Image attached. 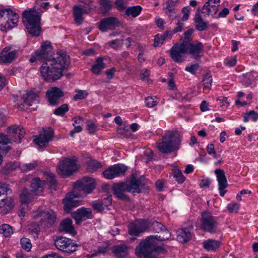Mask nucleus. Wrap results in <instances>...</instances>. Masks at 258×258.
I'll list each match as a JSON object with an SVG mask.
<instances>
[{
  "mask_svg": "<svg viewBox=\"0 0 258 258\" xmlns=\"http://www.w3.org/2000/svg\"><path fill=\"white\" fill-rule=\"evenodd\" d=\"M191 238V233L186 228H182L179 231V233L177 236L178 240L182 243H185L190 240Z\"/></svg>",
  "mask_w": 258,
  "mask_h": 258,
  "instance_id": "473e14b6",
  "label": "nucleus"
},
{
  "mask_svg": "<svg viewBox=\"0 0 258 258\" xmlns=\"http://www.w3.org/2000/svg\"><path fill=\"white\" fill-rule=\"evenodd\" d=\"M112 251L114 255L118 257H124L128 255V248L124 244H120L114 246Z\"/></svg>",
  "mask_w": 258,
  "mask_h": 258,
  "instance_id": "c756f323",
  "label": "nucleus"
},
{
  "mask_svg": "<svg viewBox=\"0 0 258 258\" xmlns=\"http://www.w3.org/2000/svg\"><path fill=\"white\" fill-rule=\"evenodd\" d=\"M70 64L69 56L63 52H57L52 58L42 63L40 72L43 79L49 82H53L62 76V71Z\"/></svg>",
  "mask_w": 258,
  "mask_h": 258,
  "instance_id": "f257e3e1",
  "label": "nucleus"
},
{
  "mask_svg": "<svg viewBox=\"0 0 258 258\" xmlns=\"http://www.w3.org/2000/svg\"><path fill=\"white\" fill-rule=\"evenodd\" d=\"M53 134V131L51 130L49 131H44L43 133H41L38 136H35V138L34 139V142L40 148L45 147L48 143L52 140Z\"/></svg>",
  "mask_w": 258,
  "mask_h": 258,
  "instance_id": "412c9836",
  "label": "nucleus"
},
{
  "mask_svg": "<svg viewBox=\"0 0 258 258\" xmlns=\"http://www.w3.org/2000/svg\"><path fill=\"white\" fill-rule=\"evenodd\" d=\"M81 196V194L78 193V191H75L74 188L72 192L68 194L62 201L64 205V210L69 212L73 208L78 206L80 201L76 199Z\"/></svg>",
  "mask_w": 258,
  "mask_h": 258,
  "instance_id": "4468645a",
  "label": "nucleus"
},
{
  "mask_svg": "<svg viewBox=\"0 0 258 258\" xmlns=\"http://www.w3.org/2000/svg\"><path fill=\"white\" fill-rule=\"evenodd\" d=\"M7 131L8 135L0 134V137L4 136L9 140L7 143V146H9L8 144L13 142L17 143H21L22 139L25 134V131L23 127L16 125L9 126L7 128Z\"/></svg>",
  "mask_w": 258,
  "mask_h": 258,
  "instance_id": "423d86ee",
  "label": "nucleus"
},
{
  "mask_svg": "<svg viewBox=\"0 0 258 258\" xmlns=\"http://www.w3.org/2000/svg\"><path fill=\"white\" fill-rule=\"evenodd\" d=\"M227 208L230 213H232L234 211L237 212L239 208V205L236 203H232L228 204Z\"/></svg>",
  "mask_w": 258,
  "mask_h": 258,
  "instance_id": "0e129e2a",
  "label": "nucleus"
},
{
  "mask_svg": "<svg viewBox=\"0 0 258 258\" xmlns=\"http://www.w3.org/2000/svg\"><path fill=\"white\" fill-rule=\"evenodd\" d=\"M22 99L23 103L18 105V108L21 110L32 106L36 107L39 102L38 96L35 93H26Z\"/></svg>",
  "mask_w": 258,
  "mask_h": 258,
  "instance_id": "aec40b11",
  "label": "nucleus"
},
{
  "mask_svg": "<svg viewBox=\"0 0 258 258\" xmlns=\"http://www.w3.org/2000/svg\"><path fill=\"white\" fill-rule=\"evenodd\" d=\"M183 15L182 20L183 21H186L188 19L189 10L188 7H183L181 10Z\"/></svg>",
  "mask_w": 258,
  "mask_h": 258,
  "instance_id": "338daca9",
  "label": "nucleus"
},
{
  "mask_svg": "<svg viewBox=\"0 0 258 258\" xmlns=\"http://www.w3.org/2000/svg\"><path fill=\"white\" fill-rule=\"evenodd\" d=\"M34 216L35 218H40L39 225L44 228L51 226L56 220L55 214L51 210L40 212Z\"/></svg>",
  "mask_w": 258,
  "mask_h": 258,
  "instance_id": "9d476101",
  "label": "nucleus"
},
{
  "mask_svg": "<svg viewBox=\"0 0 258 258\" xmlns=\"http://www.w3.org/2000/svg\"><path fill=\"white\" fill-rule=\"evenodd\" d=\"M199 67L200 66L198 63H195L191 64L189 66H186L185 70L187 72L195 75L196 73V71L199 69Z\"/></svg>",
  "mask_w": 258,
  "mask_h": 258,
  "instance_id": "bf43d9fd",
  "label": "nucleus"
},
{
  "mask_svg": "<svg viewBox=\"0 0 258 258\" xmlns=\"http://www.w3.org/2000/svg\"><path fill=\"white\" fill-rule=\"evenodd\" d=\"M92 210L90 208L82 207L78 209L73 214V217L76 221V224L79 225L83 221L92 218Z\"/></svg>",
  "mask_w": 258,
  "mask_h": 258,
  "instance_id": "6ab92c4d",
  "label": "nucleus"
},
{
  "mask_svg": "<svg viewBox=\"0 0 258 258\" xmlns=\"http://www.w3.org/2000/svg\"><path fill=\"white\" fill-rule=\"evenodd\" d=\"M20 244L23 249L27 251H30L32 248V244L30 240L27 238H22L20 240Z\"/></svg>",
  "mask_w": 258,
  "mask_h": 258,
  "instance_id": "c03bdc74",
  "label": "nucleus"
},
{
  "mask_svg": "<svg viewBox=\"0 0 258 258\" xmlns=\"http://www.w3.org/2000/svg\"><path fill=\"white\" fill-rule=\"evenodd\" d=\"M94 188V179L88 177H84L80 180L76 182L74 187L75 191H82L86 194L91 192Z\"/></svg>",
  "mask_w": 258,
  "mask_h": 258,
  "instance_id": "9b49d317",
  "label": "nucleus"
},
{
  "mask_svg": "<svg viewBox=\"0 0 258 258\" xmlns=\"http://www.w3.org/2000/svg\"><path fill=\"white\" fill-rule=\"evenodd\" d=\"M142 8L140 6L128 7L125 11V15L127 16H132L133 18L137 17L141 12Z\"/></svg>",
  "mask_w": 258,
  "mask_h": 258,
  "instance_id": "58836bf2",
  "label": "nucleus"
},
{
  "mask_svg": "<svg viewBox=\"0 0 258 258\" xmlns=\"http://www.w3.org/2000/svg\"><path fill=\"white\" fill-rule=\"evenodd\" d=\"M115 4L117 9L120 11L124 10L126 6V2L124 0H116Z\"/></svg>",
  "mask_w": 258,
  "mask_h": 258,
  "instance_id": "680f3d73",
  "label": "nucleus"
},
{
  "mask_svg": "<svg viewBox=\"0 0 258 258\" xmlns=\"http://www.w3.org/2000/svg\"><path fill=\"white\" fill-rule=\"evenodd\" d=\"M149 75L150 72L149 70L147 69L143 70L141 73L142 80L149 83L150 81V80L149 79Z\"/></svg>",
  "mask_w": 258,
  "mask_h": 258,
  "instance_id": "e2e57ef3",
  "label": "nucleus"
},
{
  "mask_svg": "<svg viewBox=\"0 0 258 258\" xmlns=\"http://www.w3.org/2000/svg\"><path fill=\"white\" fill-rule=\"evenodd\" d=\"M178 3V0L175 1L168 0L166 2V7L165 9L167 10V11L166 13L167 15H168L169 16H171L170 13L174 11V7Z\"/></svg>",
  "mask_w": 258,
  "mask_h": 258,
  "instance_id": "37998d69",
  "label": "nucleus"
},
{
  "mask_svg": "<svg viewBox=\"0 0 258 258\" xmlns=\"http://www.w3.org/2000/svg\"><path fill=\"white\" fill-rule=\"evenodd\" d=\"M104 203H102L101 202L94 201L92 203V206L94 210L97 211L98 212H101L104 209V207H103Z\"/></svg>",
  "mask_w": 258,
  "mask_h": 258,
  "instance_id": "13d9d810",
  "label": "nucleus"
},
{
  "mask_svg": "<svg viewBox=\"0 0 258 258\" xmlns=\"http://www.w3.org/2000/svg\"><path fill=\"white\" fill-rule=\"evenodd\" d=\"M9 140L4 136L0 137V152L7 153L11 149L10 146H7ZM3 161V156L0 154V165Z\"/></svg>",
  "mask_w": 258,
  "mask_h": 258,
  "instance_id": "c9c22d12",
  "label": "nucleus"
},
{
  "mask_svg": "<svg viewBox=\"0 0 258 258\" xmlns=\"http://www.w3.org/2000/svg\"><path fill=\"white\" fill-rule=\"evenodd\" d=\"M35 5L32 9L23 12V22L28 33L32 36H38L41 32V15L36 10Z\"/></svg>",
  "mask_w": 258,
  "mask_h": 258,
  "instance_id": "7ed1b4c3",
  "label": "nucleus"
},
{
  "mask_svg": "<svg viewBox=\"0 0 258 258\" xmlns=\"http://www.w3.org/2000/svg\"><path fill=\"white\" fill-rule=\"evenodd\" d=\"M68 110V105L67 104H63L54 111V113L56 115L63 116Z\"/></svg>",
  "mask_w": 258,
  "mask_h": 258,
  "instance_id": "de8ad7c7",
  "label": "nucleus"
},
{
  "mask_svg": "<svg viewBox=\"0 0 258 258\" xmlns=\"http://www.w3.org/2000/svg\"><path fill=\"white\" fill-rule=\"evenodd\" d=\"M126 170V167L122 164H115L103 172L105 178L112 179L123 174Z\"/></svg>",
  "mask_w": 258,
  "mask_h": 258,
  "instance_id": "dca6fc26",
  "label": "nucleus"
},
{
  "mask_svg": "<svg viewBox=\"0 0 258 258\" xmlns=\"http://www.w3.org/2000/svg\"><path fill=\"white\" fill-rule=\"evenodd\" d=\"M74 17L76 23L80 25L83 21L82 15L88 14L90 11V9L87 6L83 5L75 6L74 7Z\"/></svg>",
  "mask_w": 258,
  "mask_h": 258,
  "instance_id": "393cba45",
  "label": "nucleus"
},
{
  "mask_svg": "<svg viewBox=\"0 0 258 258\" xmlns=\"http://www.w3.org/2000/svg\"><path fill=\"white\" fill-rule=\"evenodd\" d=\"M127 183H116L112 185L114 195L117 199L121 200L128 201L129 200L128 196L125 194V192L127 191Z\"/></svg>",
  "mask_w": 258,
  "mask_h": 258,
  "instance_id": "4be33fe9",
  "label": "nucleus"
},
{
  "mask_svg": "<svg viewBox=\"0 0 258 258\" xmlns=\"http://www.w3.org/2000/svg\"><path fill=\"white\" fill-rule=\"evenodd\" d=\"M157 237L150 236L142 240L136 247V254L140 258H157L153 252L160 253L165 251V248L157 241Z\"/></svg>",
  "mask_w": 258,
  "mask_h": 258,
  "instance_id": "f03ea898",
  "label": "nucleus"
},
{
  "mask_svg": "<svg viewBox=\"0 0 258 258\" xmlns=\"http://www.w3.org/2000/svg\"><path fill=\"white\" fill-rule=\"evenodd\" d=\"M121 24L119 19L115 17L105 18L99 22V29L102 32L114 30Z\"/></svg>",
  "mask_w": 258,
  "mask_h": 258,
  "instance_id": "2eb2a0df",
  "label": "nucleus"
},
{
  "mask_svg": "<svg viewBox=\"0 0 258 258\" xmlns=\"http://www.w3.org/2000/svg\"><path fill=\"white\" fill-rule=\"evenodd\" d=\"M87 95L85 94V92L83 91H79L74 96L73 99L74 100H77L78 99H84Z\"/></svg>",
  "mask_w": 258,
  "mask_h": 258,
  "instance_id": "774afa93",
  "label": "nucleus"
},
{
  "mask_svg": "<svg viewBox=\"0 0 258 258\" xmlns=\"http://www.w3.org/2000/svg\"><path fill=\"white\" fill-rule=\"evenodd\" d=\"M201 228L210 233H214L218 225L216 218L211 212L207 211L201 213Z\"/></svg>",
  "mask_w": 258,
  "mask_h": 258,
  "instance_id": "0eeeda50",
  "label": "nucleus"
},
{
  "mask_svg": "<svg viewBox=\"0 0 258 258\" xmlns=\"http://www.w3.org/2000/svg\"><path fill=\"white\" fill-rule=\"evenodd\" d=\"M38 165L36 161H33L30 163L24 164L22 167V170L24 172H27L35 169Z\"/></svg>",
  "mask_w": 258,
  "mask_h": 258,
  "instance_id": "864d4df0",
  "label": "nucleus"
},
{
  "mask_svg": "<svg viewBox=\"0 0 258 258\" xmlns=\"http://www.w3.org/2000/svg\"><path fill=\"white\" fill-rule=\"evenodd\" d=\"M204 45L199 41H195L194 43H189L187 45V49L189 53L193 56L195 59L200 57V54L203 51Z\"/></svg>",
  "mask_w": 258,
  "mask_h": 258,
  "instance_id": "a878e982",
  "label": "nucleus"
},
{
  "mask_svg": "<svg viewBox=\"0 0 258 258\" xmlns=\"http://www.w3.org/2000/svg\"><path fill=\"white\" fill-rule=\"evenodd\" d=\"M45 181H41L39 178L33 179L31 181V191L35 195L40 194L43 191V187L45 186Z\"/></svg>",
  "mask_w": 258,
  "mask_h": 258,
  "instance_id": "cd10ccee",
  "label": "nucleus"
},
{
  "mask_svg": "<svg viewBox=\"0 0 258 258\" xmlns=\"http://www.w3.org/2000/svg\"><path fill=\"white\" fill-rule=\"evenodd\" d=\"M36 58L38 60L44 59L45 61L51 59L56 54L52 52V48L50 43L48 42L43 43L39 50L35 52Z\"/></svg>",
  "mask_w": 258,
  "mask_h": 258,
  "instance_id": "ddd939ff",
  "label": "nucleus"
},
{
  "mask_svg": "<svg viewBox=\"0 0 258 258\" xmlns=\"http://www.w3.org/2000/svg\"><path fill=\"white\" fill-rule=\"evenodd\" d=\"M181 138L177 130L169 131L162 137L161 142L156 143V147L162 153H170L178 149Z\"/></svg>",
  "mask_w": 258,
  "mask_h": 258,
  "instance_id": "20e7f679",
  "label": "nucleus"
},
{
  "mask_svg": "<svg viewBox=\"0 0 258 258\" xmlns=\"http://www.w3.org/2000/svg\"><path fill=\"white\" fill-rule=\"evenodd\" d=\"M12 46H8L3 49L0 53V60L4 63H11L16 56L17 51L12 50Z\"/></svg>",
  "mask_w": 258,
  "mask_h": 258,
  "instance_id": "b1692460",
  "label": "nucleus"
},
{
  "mask_svg": "<svg viewBox=\"0 0 258 258\" xmlns=\"http://www.w3.org/2000/svg\"><path fill=\"white\" fill-rule=\"evenodd\" d=\"M148 228L146 221L141 220L136 221L130 224L128 227V233L132 236H138L141 233L145 232Z\"/></svg>",
  "mask_w": 258,
  "mask_h": 258,
  "instance_id": "f3484780",
  "label": "nucleus"
},
{
  "mask_svg": "<svg viewBox=\"0 0 258 258\" xmlns=\"http://www.w3.org/2000/svg\"><path fill=\"white\" fill-rule=\"evenodd\" d=\"M55 246L59 250L71 253L77 250V245L73 240L65 237L58 236L54 240Z\"/></svg>",
  "mask_w": 258,
  "mask_h": 258,
  "instance_id": "6e6552de",
  "label": "nucleus"
},
{
  "mask_svg": "<svg viewBox=\"0 0 258 258\" xmlns=\"http://www.w3.org/2000/svg\"><path fill=\"white\" fill-rule=\"evenodd\" d=\"M173 174L174 177L179 183H181L185 180V177L179 169H173Z\"/></svg>",
  "mask_w": 258,
  "mask_h": 258,
  "instance_id": "09e8293b",
  "label": "nucleus"
},
{
  "mask_svg": "<svg viewBox=\"0 0 258 258\" xmlns=\"http://www.w3.org/2000/svg\"><path fill=\"white\" fill-rule=\"evenodd\" d=\"M14 206L13 200L11 197L3 199L0 203L1 213L3 215L9 213Z\"/></svg>",
  "mask_w": 258,
  "mask_h": 258,
  "instance_id": "bb28decb",
  "label": "nucleus"
},
{
  "mask_svg": "<svg viewBox=\"0 0 258 258\" xmlns=\"http://www.w3.org/2000/svg\"><path fill=\"white\" fill-rule=\"evenodd\" d=\"M194 21L196 28L198 30L203 31L208 29V22L204 21L199 13L196 14Z\"/></svg>",
  "mask_w": 258,
  "mask_h": 258,
  "instance_id": "7c9ffc66",
  "label": "nucleus"
},
{
  "mask_svg": "<svg viewBox=\"0 0 258 258\" xmlns=\"http://www.w3.org/2000/svg\"><path fill=\"white\" fill-rule=\"evenodd\" d=\"M141 184L139 180L135 177L132 178L128 183H127V191L135 193H140L141 192Z\"/></svg>",
  "mask_w": 258,
  "mask_h": 258,
  "instance_id": "2f4dec72",
  "label": "nucleus"
},
{
  "mask_svg": "<svg viewBox=\"0 0 258 258\" xmlns=\"http://www.w3.org/2000/svg\"><path fill=\"white\" fill-rule=\"evenodd\" d=\"M203 247L207 250H214L220 246V242L218 240L208 239L203 242Z\"/></svg>",
  "mask_w": 258,
  "mask_h": 258,
  "instance_id": "72a5a7b5",
  "label": "nucleus"
},
{
  "mask_svg": "<svg viewBox=\"0 0 258 258\" xmlns=\"http://www.w3.org/2000/svg\"><path fill=\"white\" fill-rule=\"evenodd\" d=\"M106 67L105 64L103 62V59L99 57L96 61V63L94 64L92 68L91 71L94 74H99L101 70Z\"/></svg>",
  "mask_w": 258,
  "mask_h": 258,
  "instance_id": "4c0bfd02",
  "label": "nucleus"
},
{
  "mask_svg": "<svg viewBox=\"0 0 258 258\" xmlns=\"http://www.w3.org/2000/svg\"><path fill=\"white\" fill-rule=\"evenodd\" d=\"M11 190L9 187V185L5 183H0V196L1 195L8 194L11 192Z\"/></svg>",
  "mask_w": 258,
  "mask_h": 258,
  "instance_id": "052dcab7",
  "label": "nucleus"
},
{
  "mask_svg": "<svg viewBox=\"0 0 258 258\" xmlns=\"http://www.w3.org/2000/svg\"><path fill=\"white\" fill-rule=\"evenodd\" d=\"M102 166L101 164L95 160H91L88 164V169L91 172H94Z\"/></svg>",
  "mask_w": 258,
  "mask_h": 258,
  "instance_id": "79ce46f5",
  "label": "nucleus"
},
{
  "mask_svg": "<svg viewBox=\"0 0 258 258\" xmlns=\"http://www.w3.org/2000/svg\"><path fill=\"white\" fill-rule=\"evenodd\" d=\"M219 185L220 195L223 197L227 191L224 189L228 186V183L224 171L221 169H217L215 170Z\"/></svg>",
  "mask_w": 258,
  "mask_h": 258,
  "instance_id": "5701e85b",
  "label": "nucleus"
},
{
  "mask_svg": "<svg viewBox=\"0 0 258 258\" xmlns=\"http://www.w3.org/2000/svg\"><path fill=\"white\" fill-rule=\"evenodd\" d=\"M97 126L90 120L87 121V128L90 134H93L96 132Z\"/></svg>",
  "mask_w": 258,
  "mask_h": 258,
  "instance_id": "6e6d98bb",
  "label": "nucleus"
},
{
  "mask_svg": "<svg viewBox=\"0 0 258 258\" xmlns=\"http://www.w3.org/2000/svg\"><path fill=\"white\" fill-rule=\"evenodd\" d=\"M163 235H160L159 236L156 235L157 237V241H164L166 240H168L171 236V233L166 228L165 230L163 231Z\"/></svg>",
  "mask_w": 258,
  "mask_h": 258,
  "instance_id": "5fc2aeb1",
  "label": "nucleus"
},
{
  "mask_svg": "<svg viewBox=\"0 0 258 258\" xmlns=\"http://www.w3.org/2000/svg\"><path fill=\"white\" fill-rule=\"evenodd\" d=\"M59 230L61 232H65L72 235L75 234V231L72 225V221L71 219L67 218L64 219L59 225Z\"/></svg>",
  "mask_w": 258,
  "mask_h": 258,
  "instance_id": "c85d7f7f",
  "label": "nucleus"
},
{
  "mask_svg": "<svg viewBox=\"0 0 258 258\" xmlns=\"http://www.w3.org/2000/svg\"><path fill=\"white\" fill-rule=\"evenodd\" d=\"M156 97H147L145 98V101L146 105L148 107H153L157 104V102L156 100Z\"/></svg>",
  "mask_w": 258,
  "mask_h": 258,
  "instance_id": "603ef678",
  "label": "nucleus"
},
{
  "mask_svg": "<svg viewBox=\"0 0 258 258\" xmlns=\"http://www.w3.org/2000/svg\"><path fill=\"white\" fill-rule=\"evenodd\" d=\"M253 76L252 72H248L244 74H242L241 76V80L246 84L249 85L251 83L253 79Z\"/></svg>",
  "mask_w": 258,
  "mask_h": 258,
  "instance_id": "3c124183",
  "label": "nucleus"
},
{
  "mask_svg": "<svg viewBox=\"0 0 258 258\" xmlns=\"http://www.w3.org/2000/svg\"><path fill=\"white\" fill-rule=\"evenodd\" d=\"M187 51V47L184 43L174 45L170 51L172 59L176 62L181 63L184 59V55Z\"/></svg>",
  "mask_w": 258,
  "mask_h": 258,
  "instance_id": "f8f14e48",
  "label": "nucleus"
},
{
  "mask_svg": "<svg viewBox=\"0 0 258 258\" xmlns=\"http://www.w3.org/2000/svg\"><path fill=\"white\" fill-rule=\"evenodd\" d=\"M48 101L51 105H56L58 103L59 99L64 95L63 91L57 87H52L46 92Z\"/></svg>",
  "mask_w": 258,
  "mask_h": 258,
  "instance_id": "a211bd4d",
  "label": "nucleus"
},
{
  "mask_svg": "<svg viewBox=\"0 0 258 258\" xmlns=\"http://www.w3.org/2000/svg\"><path fill=\"white\" fill-rule=\"evenodd\" d=\"M251 116L253 121H256L257 119V114L254 110H251L248 113H247L244 115L243 121L244 122L248 121L249 117Z\"/></svg>",
  "mask_w": 258,
  "mask_h": 258,
  "instance_id": "4d7b16f0",
  "label": "nucleus"
},
{
  "mask_svg": "<svg viewBox=\"0 0 258 258\" xmlns=\"http://www.w3.org/2000/svg\"><path fill=\"white\" fill-rule=\"evenodd\" d=\"M45 181V185L46 184H47L51 189L56 190L57 181L55 179V177L53 173H48L47 179Z\"/></svg>",
  "mask_w": 258,
  "mask_h": 258,
  "instance_id": "ea45409f",
  "label": "nucleus"
},
{
  "mask_svg": "<svg viewBox=\"0 0 258 258\" xmlns=\"http://www.w3.org/2000/svg\"><path fill=\"white\" fill-rule=\"evenodd\" d=\"M225 64L228 67H233L236 64V58L234 56L231 58H227L225 60Z\"/></svg>",
  "mask_w": 258,
  "mask_h": 258,
  "instance_id": "69168bd1",
  "label": "nucleus"
},
{
  "mask_svg": "<svg viewBox=\"0 0 258 258\" xmlns=\"http://www.w3.org/2000/svg\"><path fill=\"white\" fill-rule=\"evenodd\" d=\"M100 4L101 6L100 10L103 14L107 13L111 8V3L108 0H100Z\"/></svg>",
  "mask_w": 258,
  "mask_h": 258,
  "instance_id": "a18cd8bd",
  "label": "nucleus"
},
{
  "mask_svg": "<svg viewBox=\"0 0 258 258\" xmlns=\"http://www.w3.org/2000/svg\"><path fill=\"white\" fill-rule=\"evenodd\" d=\"M18 15L10 9L0 10V28L7 31L15 27L18 22Z\"/></svg>",
  "mask_w": 258,
  "mask_h": 258,
  "instance_id": "39448f33",
  "label": "nucleus"
},
{
  "mask_svg": "<svg viewBox=\"0 0 258 258\" xmlns=\"http://www.w3.org/2000/svg\"><path fill=\"white\" fill-rule=\"evenodd\" d=\"M209 4H205L203 7L201 12L203 14H206L208 15H211L214 17L218 11L219 5H214V6H212V7H209Z\"/></svg>",
  "mask_w": 258,
  "mask_h": 258,
  "instance_id": "f704fd0d",
  "label": "nucleus"
},
{
  "mask_svg": "<svg viewBox=\"0 0 258 258\" xmlns=\"http://www.w3.org/2000/svg\"><path fill=\"white\" fill-rule=\"evenodd\" d=\"M76 170V161L74 159L66 158L58 165L57 172L63 177L72 175Z\"/></svg>",
  "mask_w": 258,
  "mask_h": 258,
  "instance_id": "1a4fd4ad",
  "label": "nucleus"
},
{
  "mask_svg": "<svg viewBox=\"0 0 258 258\" xmlns=\"http://www.w3.org/2000/svg\"><path fill=\"white\" fill-rule=\"evenodd\" d=\"M204 88L210 89L212 85V76L209 73H206L202 80Z\"/></svg>",
  "mask_w": 258,
  "mask_h": 258,
  "instance_id": "49530a36",
  "label": "nucleus"
},
{
  "mask_svg": "<svg viewBox=\"0 0 258 258\" xmlns=\"http://www.w3.org/2000/svg\"><path fill=\"white\" fill-rule=\"evenodd\" d=\"M13 233L12 227L8 224H4L0 226V233L5 237L10 236Z\"/></svg>",
  "mask_w": 258,
  "mask_h": 258,
  "instance_id": "a19ab883",
  "label": "nucleus"
},
{
  "mask_svg": "<svg viewBox=\"0 0 258 258\" xmlns=\"http://www.w3.org/2000/svg\"><path fill=\"white\" fill-rule=\"evenodd\" d=\"M193 29H189L183 33V41L181 43H184L187 47L188 44L190 42L191 36L194 33Z\"/></svg>",
  "mask_w": 258,
  "mask_h": 258,
  "instance_id": "8fccbe9b",
  "label": "nucleus"
},
{
  "mask_svg": "<svg viewBox=\"0 0 258 258\" xmlns=\"http://www.w3.org/2000/svg\"><path fill=\"white\" fill-rule=\"evenodd\" d=\"M34 195L31 191L29 192L26 188L23 189L20 195V201L22 204H27L31 202Z\"/></svg>",
  "mask_w": 258,
  "mask_h": 258,
  "instance_id": "e433bc0d",
  "label": "nucleus"
}]
</instances>
